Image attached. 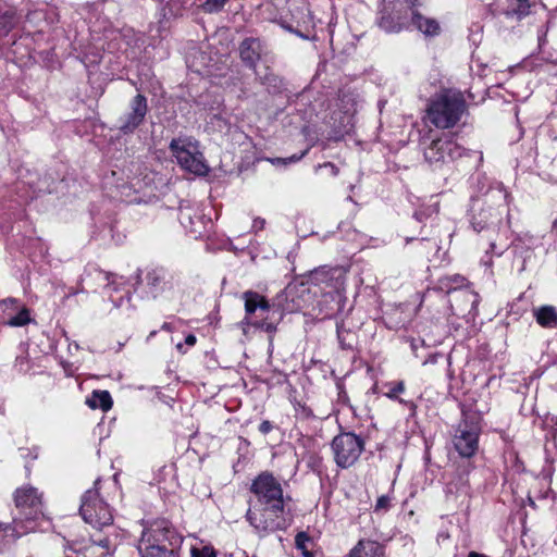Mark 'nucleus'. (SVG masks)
Listing matches in <instances>:
<instances>
[{"instance_id": "nucleus-39", "label": "nucleus", "mask_w": 557, "mask_h": 557, "mask_svg": "<svg viewBox=\"0 0 557 557\" xmlns=\"http://www.w3.org/2000/svg\"><path fill=\"white\" fill-rule=\"evenodd\" d=\"M185 344L188 346H194L196 344V336L193 334H188L185 338Z\"/></svg>"}, {"instance_id": "nucleus-30", "label": "nucleus", "mask_w": 557, "mask_h": 557, "mask_svg": "<svg viewBox=\"0 0 557 557\" xmlns=\"http://www.w3.org/2000/svg\"><path fill=\"white\" fill-rule=\"evenodd\" d=\"M391 506V498L386 495H382L377 498L374 510L375 511H386Z\"/></svg>"}, {"instance_id": "nucleus-9", "label": "nucleus", "mask_w": 557, "mask_h": 557, "mask_svg": "<svg viewBox=\"0 0 557 557\" xmlns=\"http://www.w3.org/2000/svg\"><path fill=\"white\" fill-rule=\"evenodd\" d=\"M250 491L257 498L256 505L285 506L282 485L270 472L260 473L252 481Z\"/></svg>"}, {"instance_id": "nucleus-15", "label": "nucleus", "mask_w": 557, "mask_h": 557, "mask_svg": "<svg viewBox=\"0 0 557 557\" xmlns=\"http://www.w3.org/2000/svg\"><path fill=\"white\" fill-rule=\"evenodd\" d=\"M262 53V42L258 38H246L239 46L242 61L249 67L255 69Z\"/></svg>"}, {"instance_id": "nucleus-14", "label": "nucleus", "mask_w": 557, "mask_h": 557, "mask_svg": "<svg viewBox=\"0 0 557 557\" xmlns=\"http://www.w3.org/2000/svg\"><path fill=\"white\" fill-rule=\"evenodd\" d=\"M396 22L392 21L391 14H383L379 21V26L386 33H398L411 24V13L400 0L396 1Z\"/></svg>"}, {"instance_id": "nucleus-43", "label": "nucleus", "mask_w": 557, "mask_h": 557, "mask_svg": "<svg viewBox=\"0 0 557 557\" xmlns=\"http://www.w3.org/2000/svg\"><path fill=\"white\" fill-rule=\"evenodd\" d=\"M468 557H487V556H485L483 554H479L476 552H470Z\"/></svg>"}, {"instance_id": "nucleus-46", "label": "nucleus", "mask_w": 557, "mask_h": 557, "mask_svg": "<svg viewBox=\"0 0 557 557\" xmlns=\"http://www.w3.org/2000/svg\"><path fill=\"white\" fill-rule=\"evenodd\" d=\"M182 347H183V345H182L181 343L176 345V348H177L178 350H181V349H182Z\"/></svg>"}, {"instance_id": "nucleus-33", "label": "nucleus", "mask_w": 557, "mask_h": 557, "mask_svg": "<svg viewBox=\"0 0 557 557\" xmlns=\"http://www.w3.org/2000/svg\"><path fill=\"white\" fill-rule=\"evenodd\" d=\"M253 322L250 318L245 317L239 323L238 326L243 331V333L246 335L248 333V330L250 326H253Z\"/></svg>"}, {"instance_id": "nucleus-41", "label": "nucleus", "mask_w": 557, "mask_h": 557, "mask_svg": "<svg viewBox=\"0 0 557 557\" xmlns=\"http://www.w3.org/2000/svg\"><path fill=\"white\" fill-rule=\"evenodd\" d=\"M114 277H115V275H114V274H111V273H107V274H106V278H107V280H108V282H109V283H108V286H110V285H113V284H114V281L112 280V278H114Z\"/></svg>"}, {"instance_id": "nucleus-5", "label": "nucleus", "mask_w": 557, "mask_h": 557, "mask_svg": "<svg viewBox=\"0 0 557 557\" xmlns=\"http://www.w3.org/2000/svg\"><path fill=\"white\" fill-rule=\"evenodd\" d=\"M99 480L95 482V488L88 490L82 497L79 513L84 521L92 528L101 530L113 522V515L100 497L97 490Z\"/></svg>"}, {"instance_id": "nucleus-10", "label": "nucleus", "mask_w": 557, "mask_h": 557, "mask_svg": "<svg viewBox=\"0 0 557 557\" xmlns=\"http://www.w3.org/2000/svg\"><path fill=\"white\" fill-rule=\"evenodd\" d=\"M480 428L478 423L467 419L459 422L455 435L454 446L461 457H472L479 448Z\"/></svg>"}, {"instance_id": "nucleus-19", "label": "nucleus", "mask_w": 557, "mask_h": 557, "mask_svg": "<svg viewBox=\"0 0 557 557\" xmlns=\"http://www.w3.org/2000/svg\"><path fill=\"white\" fill-rule=\"evenodd\" d=\"M536 322L546 329L557 327V309L554 306L545 305L533 310Z\"/></svg>"}, {"instance_id": "nucleus-24", "label": "nucleus", "mask_w": 557, "mask_h": 557, "mask_svg": "<svg viewBox=\"0 0 557 557\" xmlns=\"http://www.w3.org/2000/svg\"><path fill=\"white\" fill-rule=\"evenodd\" d=\"M529 0H508V15H517L518 17H521L529 13Z\"/></svg>"}, {"instance_id": "nucleus-36", "label": "nucleus", "mask_w": 557, "mask_h": 557, "mask_svg": "<svg viewBox=\"0 0 557 557\" xmlns=\"http://www.w3.org/2000/svg\"><path fill=\"white\" fill-rule=\"evenodd\" d=\"M407 9L411 11H416L414 7L418 4V0H400Z\"/></svg>"}, {"instance_id": "nucleus-2", "label": "nucleus", "mask_w": 557, "mask_h": 557, "mask_svg": "<svg viewBox=\"0 0 557 557\" xmlns=\"http://www.w3.org/2000/svg\"><path fill=\"white\" fill-rule=\"evenodd\" d=\"M466 109V100L460 91L444 90L432 100L426 113L434 126L446 129L460 121Z\"/></svg>"}, {"instance_id": "nucleus-37", "label": "nucleus", "mask_w": 557, "mask_h": 557, "mask_svg": "<svg viewBox=\"0 0 557 557\" xmlns=\"http://www.w3.org/2000/svg\"><path fill=\"white\" fill-rule=\"evenodd\" d=\"M265 221L263 219H256L252 224L255 231H260L264 227Z\"/></svg>"}, {"instance_id": "nucleus-47", "label": "nucleus", "mask_w": 557, "mask_h": 557, "mask_svg": "<svg viewBox=\"0 0 557 557\" xmlns=\"http://www.w3.org/2000/svg\"><path fill=\"white\" fill-rule=\"evenodd\" d=\"M524 269V261L521 262V267H520V270H523Z\"/></svg>"}, {"instance_id": "nucleus-20", "label": "nucleus", "mask_w": 557, "mask_h": 557, "mask_svg": "<svg viewBox=\"0 0 557 557\" xmlns=\"http://www.w3.org/2000/svg\"><path fill=\"white\" fill-rule=\"evenodd\" d=\"M411 24L426 36H434L440 32V25L435 20L424 17L417 11H411Z\"/></svg>"}, {"instance_id": "nucleus-31", "label": "nucleus", "mask_w": 557, "mask_h": 557, "mask_svg": "<svg viewBox=\"0 0 557 557\" xmlns=\"http://www.w3.org/2000/svg\"><path fill=\"white\" fill-rule=\"evenodd\" d=\"M253 327L260 329V330H262V331H264L267 333H273L276 330L275 325L273 323H268L265 321V319H262L260 321H255L253 322Z\"/></svg>"}, {"instance_id": "nucleus-18", "label": "nucleus", "mask_w": 557, "mask_h": 557, "mask_svg": "<svg viewBox=\"0 0 557 557\" xmlns=\"http://www.w3.org/2000/svg\"><path fill=\"white\" fill-rule=\"evenodd\" d=\"M178 219L181 224L191 234H201L202 216L190 208H181Z\"/></svg>"}, {"instance_id": "nucleus-3", "label": "nucleus", "mask_w": 557, "mask_h": 557, "mask_svg": "<svg viewBox=\"0 0 557 557\" xmlns=\"http://www.w3.org/2000/svg\"><path fill=\"white\" fill-rule=\"evenodd\" d=\"M285 506L255 505L246 512V519L259 536H265L287 527Z\"/></svg>"}, {"instance_id": "nucleus-1", "label": "nucleus", "mask_w": 557, "mask_h": 557, "mask_svg": "<svg viewBox=\"0 0 557 557\" xmlns=\"http://www.w3.org/2000/svg\"><path fill=\"white\" fill-rule=\"evenodd\" d=\"M15 507L20 517H15L8 530L12 535L20 537L35 530V520L42 515V495L32 485H24L13 494Z\"/></svg>"}, {"instance_id": "nucleus-8", "label": "nucleus", "mask_w": 557, "mask_h": 557, "mask_svg": "<svg viewBox=\"0 0 557 557\" xmlns=\"http://www.w3.org/2000/svg\"><path fill=\"white\" fill-rule=\"evenodd\" d=\"M332 449L336 465L348 468L359 459L364 449V441L354 433H342L333 438Z\"/></svg>"}, {"instance_id": "nucleus-34", "label": "nucleus", "mask_w": 557, "mask_h": 557, "mask_svg": "<svg viewBox=\"0 0 557 557\" xmlns=\"http://www.w3.org/2000/svg\"><path fill=\"white\" fill-rule=\"evenodd\" d=\"M306 153H307V150L301 152L300 156H293V157L287 158V159H277V162H282L284 164H287V163H290V162H296V161L300 160Z\"/></svg>"}, {"instance_id": "nucleus-29", "label": "nucleus", "mask_w": 557, "mask_h": 557, "mask_svg": "<svg viewBox=\"0 0 557 557\" xmlns=\"http://www.w3.org/2000/svg\"><path fill=\"white\" fill-rule=\"evenodd\" d=\"M227 0H206L203 3V10L208 13L220 11Z\"/></svg>"}, {"instance_id": "nucleus-42", "label": "nucleus", "mask_w": 557, "mask_h": 557, "mask_svg": "<svg viewBox=\"0 0 557 557\" xmlns=\"http://www.w3.org/2000/svg\"><path fill=\"white\" fill-rule=\"evenodd\" d=\"M324 166H330L334 175L338 173V169L332 163H325Z\"/></svg>"}, {"instance_id": "nucleus-21", "label": "nucleus", "mask_w": 557, "mask_h": 557, "mask_svg": "<svg viewBox=\"0 0 557 557\" xmlns=\"http://www.w3.org/2000/svg\"><path fill=\"white\" fill-rule=\"evenodd\" d=\"M86 404L91 409H101L108 411L112 407V398L108 391H95L90 397L87 398Z\"/></svg>"}, {"instance_id": "nucleus-11", "label": "nucleus", "mask_w": 557, "mask_h": 557, "mask_svg": "<svg viewBox=\"0 0 557 557\" xmlns=\"http://www.w3.org/2000/svg\"><path fill=\"white\" fill-rule=\"evenodd\" d=\"M147 287L154 297L163 296L171 298L174 289L178 286V280L164 269H153L147 273Z\"/></svg>"}, {"instance_id": "nucleus-40", "label": "nucleus", "mask_w": 557, "mask_h": 557, "mask_svg": "<svg viewBox=\"0 0 557 557\" xmlns=\"http://www.w3.org/2000/svg\"><path fill=\"white\" fill-rule=\"evenodd\" d=\"M396 9H397V7H396V2H395L394 5H393L392 12H384L383 14H391L392 15V21L396 22V20H397L396 18L397 17Z\"/></svg>"}, {"instance_id": "nucleus-23", "label": "nucleus", "mask_w": 557, "mask_h": 557, "mask_svg": "<svg viewBox=\"0 0 557 557\" xmlns=\"http://www.w3.org/2000/svg\"><path fill=\"white\" fill-rule=\"evenodd\" d=\"M17 21L13 12L0 13V41L15 27Z\"/></svg>"}, {"instance_id": "nucleus-4", "label": "nucleus", "mask_w": 557, "mask_h": 557, "mask_svg": "<svg viewBox=\"0 0 557 557\" xmlns=\"http://www.w3.org/2000/svg\"><path fill=\"white\" fill-rule=\"evenodd\" d=\"M170 149L177 163L186 171L197 175L207 173L208 168L197 140L191 137L174 138L170 144Z\"/></svg>"}, {"instance_id": "nucleus-16", "label": "nucleus", "mask_w": 557, "mask_h": 557, "mask_svg": "<svg viewBox=\"0 0 557 557\" xmlns=\"http://www.w3.org/2000/svg\"><path fill=\"white\" fill-rule=\"evenodd\" d=\"M345 557H385V548L377 541L362 539Z\"/></svg>"}, {"instance_id": "nucleus-28", "label": "nucleus", "mask_w": 557, "mask_h": 557, "mask_svg": "<svg viewBox=\"0 0 557 557\" xmlns=\"http://www.w3.org/2000/svg\"><path fill=\"white\" fill-rule=\"evenodd\" d=\"M308 542L309 537L304 532L298 533L295 537L296 547L302 552L304 557H314L313 554L307 549Z\"/></svg>"}, {"instance_id": "nucleus-32", "label": "nucleus", "mask_w": 557, "mask_h": 557, "mask_svg": "<svg viewBox=\"0 0 557 557\" xmlns=\"http://www.w3.org/2000/svg\"><path fill=\"white\" fill-rule=\"evenodd\" d=\"M191 557H215V553L210 547H203L202 549L194 548L191 550Z\"/></svg>"}, {"instance_id": "nucleus-26", "label": "nucleus", "mask_w": 557, "mask_h": 557, "mask_svg": "<svg viewBox=\"0 0 557 557\" xmlns=\"http://www.w3.org/2000/svg\"><path fill=\"white\" fill-rule=\"evenodd\" d=\"M466 278L461 275L455 274L451 276L444 277L440 281L441 288L446 289L449 293L451 289H455L457 286L463 285Z\"/></svg>"}, {"instance_id": "nucleus-22", "label": "nucleus", "mask_w": 557, "mask_h": 557, "mask_svg": "<svg viewBox=\"0 0 557 557\" xmlns=\"http://www.w3.org/2000/svg\"><path fill=\"white\" fill-rule=\"evenodd\" d=\"M493 214L490 209H481L478 213L472 215L471 224L475 232H481L484 230L490 223Z\"/></svg>"}, {"instance_id": "nucleus-13", "label": "nucleus", "mask_w": 557, "mask_h": 557, "mask_svg": "<svg viewBox=\"0 0 557 557\" xmlns=\"http://www.w3.org/2000/svg\"><path fill=\"white\" fill-rule=\"evenodd\" d=\"M148 111L147 99L138 94L131 101V111L120 120V131L124 134L134 132L144 121Z\"/></svg>"}, {"instance_id": "nucleus-6", "label": "nucleus", "mask_w": 557, "mask_h": 557, "mask_svg": "<svg viewBox=\"0 0 557 557\" xmlns=\"http://www.w3.org/2000/svg\"><path fill=\"white\" fill-rule=\"evenodd\" d=\"M465 149L449 134L434 138L424 148V159L434 169H441L461 158Z\"/></svg>"}, {"instance_id": "nucleus-27", "label": "nucleus", "mask_w": 557, "mask_h": 557, "mask_svg": "<svg viewBox=\"0 0 557 557\" xmlns=\"http://www.w3.org/2000/svg\"><path fill=\"white\" fill-rule=\"evenodd\" d=\"M30 321L29 311L27 309H22L16 315L12 317L8 325L10 326H23Z\"/></svg>"}, {"instance_id": "nucleus-45", "label": "nucleus", "mask_w": 557, "mask_h": 557, "mask_svg": "<svg viewBox=\"0 0 557 557\" xmlns=\"http://www.w3.org/2000/svg\"><path fill=\"white\" fill-rule=\"evenodd\" d=\"M25 359L24 358H16V364L18 363H24Z\"/></svg>"}, {"instance_id": "nucleus-17", "label": "nucleus", "mask_w": 557, "mask_h": 557, "mask_svg": "<svg viewBox=\"0 0 557 557\" xmlns=\"http://www.w3.org/2000/svg\"><path fill=\"white\" fill-rule=\"evenodd\" d=\"M243 299L245 301V317L251 319V315L259 310L261 313L270 310V304L264 296L253 290H247L243 293Z\"/></svg>"}, {"instance_id": "nucleus-38", "label": "nucleus", "mask_w": 557, "mask_h": 557, "mask_svg": "<svg viewBox=\"0 0 557 557\" xmlns=\"http://www.w3.org/2000/svg\"><path fill=\"white\" fill-rule=\"evenodd\" d=\"M466 294H467V296H469V297H471L473 299L472 300V308L476 307L478 304H479V296H478V294L471 293V292H467Z\"/></svg>"}, {"instance_id": "nucleus-44", "label": "nucleus", "mask_w": 557, "mask_h": 557, "mask_svg": "<svg viewBox=\"0 0 557 557\" xmlns=\"http://www.w3.org/2000/svg\"><path fill=\"white\" fill-rule=\"evenodd\" d=\"M99 545L102 546V547H108L109 546V540L108 539L101 540L99 542Z\"/></svg>"}, {"instance_id": "nucleus-25", "label": "nucleus", "mask_w": 557, "mask_h": 557, "mask_svg": "<svg viewBox=\"0 0 557 557\" xmlns=\"http://www.w3.org/2000/svg\"><path fill=\"white\" fill-rule=\"evenodd\" d=\"M387 391L385 392V396L393 400H398L403 403L401 399H399V394L405 392V383L404 381H397V382H389L384 385Z\"/></svg>"}, {"instance_id": "nucleus-35", "label": "nucleus", "mask_w": 557, "mask_h": 557, "mask_svg": "<svg viewBox=\"0 0 557 557\" xmlns=\"http://www.w3.org/2000/svg\"><path fill=\"white\" fill-rule=\"evenodd\" d=\"M272 430V424L270 421L268 420H264L260 423L259 425V431L262 433V434H268L270 431Z\"/></svg>"}, {"instance_id": "nucleus-12", "label": "nucleus", "mask_w": 557, "mask_h": 557, "mask_svg": "<svg viewBox=\"0 0 557 557\" xmlns=\"http://www.w3.org/2000/svg\"><path fill=\"white\" fill-rule=\"evenodd\" d=\"M308 277L314 285L339 290L345 283V271L341 267L323 265L312 270Z\"/></svg>"}, {"instance_id": "nucleus-7", "label": "nucleus", "mask_w": 557, "mask_h": 557, "mask_svg": "<svg viewBox=\"0 0 557 557\" xmlns=\"http://www.w3.org/2000/svg\"><path fill=\"white\" fill-rule=\"evenodd\" d=\"M170 532L159 523L145 529L137 546L140 557H178L174 549L165 546Z\"/></svg>"}]
</instances>
